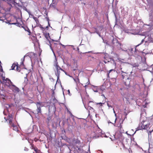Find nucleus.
Listing matches in <instances>:
<instances>
[{"label": "nucleus", "mask_w": 153, "mask_h": 153, "mask_svg": "<svg viewBox=\"0 0 153 153\" xmlns=\"http://www.w3.org/2000/svg\"><path fill=\"white\" fill-rule=\"evenodd\" d=\"M36 104L37 108L36 111H37V114L41 113V107L43 106V105H42V103L40 102H37L36 103Z\"/></svg>", "instance_id": "7ed1b4c3"}, {"label": "nucleus", "mask_w": 153, "mask_h": 153, "mask_svg": "<svg viewBox=\"0 0 153 153\" xmlns=\"http://www.w3.org/2000/svg\"><path fill=\"white\" fill-rule=\"evenodd\" d=\"M107 105H108V106L109 107H112V106H110V105H109V104H108V103H107Z\"/></svg>", "instance_id": "72a5a7b5"}, {"label": "nucleus", "mask_w": 153, "mask_h": 153, "mask_svg": "<svg viewBox=\"0 0 153 153\" xmlns=\"http://www.w3.org/2000/svg\"><path fill=\"white\" fill-rule=\"evenodd\" d=\"M152 115H153V114Z\"/></svg>", "instance_id": "c03bdc74"}, {"label": "nucleus", "mask_w": 153, "mask_h": 153, "mask_svg": "<svg viewBox=\"0 0 153 153\" xmlns=\"http://www.w3.org/2000/svg\"><path fill=\"white\" fill-rule=\"evenodd\" d=\"M11 69L12 70H16L18 71H20V68L19 66L18 63H13L11 66Z\"/></svg>", "instance_id": "423d86ee"}, {"label": "nucleus", "mask_w": 153, "mask_h": 153, "mask_svg": "<svg viewBox=\"0 0 153 153\" xmlns=\"http://www.w3.org/2000/svg\"><path fill=\"white\" fill-rule=\"evenodd\" d=\"M25 60V57L21 59V60L22 61V62H21V65H24V62Z\"/></svg>", "instance_id": "393cba45"}, {"label": "nucleus", "mask_w": 153, "mask_h": 153, "mask_svg": "<svg viewBox=\"0 0 153 153\" xmlns=\"http://www.w3.org/2000/svg\"><path fill=\"white\" fill-rule=\"evenodd\" d=\"M24 150L25 151H28V149L27 148L25 147V149H24Z\"/></svg>", "instance_id": "473e14b6"}, {"label": "nucleus", "mask_w": 153, "mask_h": 153, "mask_svg": "<svg viewBox=\"0 0 153 153\" xmlns=\"http://www.w3.org/2000/svg\"><path fill=\"white\" fill-rule=\"evenodd\" d=\"M12 91L15 93H18L20 91L19 88L14 85L13 84L11 85V86L9 88Z\"/></svg>", "instance_id": "20e7f679"}, {"label": "nucleus", "mask_w": 153, "mask_h": 153, "mask_svg": "<svg viewBox=\"0 0 153 153\" xmlns=\"http://www.w3.org/2000/svg\"><path fill=\"white\" fill-rule=\"evenodd\" d=\"M37 26H39L40 28L41 29H43V27H42V26L40 25L39 24V25H36Z\"/></svg>", "instance_id": "c85d7f7f"}, {"label": "nucleus", "mask_w": 153, "mask_h": 153, "mask_svg": "<svg viewBox=\"0 0 153 153\" xmlns=\"http://www.w3.org/2000/svg\"><path fill=\"white\" fill-rule=\"evenodd\" d=\"M97 105H100V106H102V103L101 102L97 103Z\"/></svg>", "instance_id": "7c9ffc66"}, {"label": "nucleus", "mask_w": 153, "mask_h": 153, "mask_svg": "<svg viewBox=\"0 0 153 153\" xmlns=\"http://www.w3.org/2000/svg\"><path fill=\"white\" fill-rule=\"evenodd\" d=\"M51 117L50 116H49L47 118V120H48V122H49L50 120H51Z\"/></svg>", "instance_id": "c756f323"}, {"label": "nucleus", "mask_w": 153, "mask_h": 153, "mask_svg": "<svg viewBox=\"0 0 153 153\" xmlns=\"http://www.w3.org/2000/svg\"><path fill=\"white\" fill-rule=\"evenodd\" d=\"M91 102H92L91 101H90L89 102L87 105H84V106L85 108L88 110V111L89 112V115L90 114V111H93L94 110V109L92 107L90 106L89 103Z\"/></svg>", "instance_id": "0eeeda50"}, {"label": "nucleus", "mask_w": 153, "mask_h": 153, "mask_svg": "<svg viewBox=\"0 0 153 153\" xmlns=\"http://www.w3.org/2000/svg\"><path fill=\"white\" fill-rule=\"evenodd\" d=\"M77 142H78V143H79L80 142L79 141V140Z\"/></svg>", "instance_id": "4c0bfd02"}, {"label": "nucleus", "mask_w": 153, "mask_h": 153, "mask_svg": "<svg viewBox=\"0 0 153 153\" xmlns=\"http://www.w3.org/2000/svg\"><path fill=\"white\" fill-rule=\"evenodd\" d=\"M35 149V150L34 151L35 152V153H42L40 150L38 149L37 148Z\"/></svg>", "instance_id": "5701e85b"}, {"label": "nucleus", "mask_w": 153, "mask_h": 153, "mask_svg": "<svg viewBox=\"0 0 153 153\" xmlns=\"http://www.w3.org/2000/svg\"><path fill=\"white\" fill-rule=\"evenodd\" d=\"M77 50L78 51V52L79 53V48H77Z\"/></svg>", "instance_id": "f704fd0d"}, {"label": "nucleus", "mask_w": 153, "mask_h": 153, "mask_svg": "<svg viewBox=\"0 0 153 153\" xmlns=\"http://www.w3.org/2000/svg\"><path fill=\"white\" fill-rule=\"evenodd\" d=\"M24 29L28 32V35H30L31 34V32L29 28L27 26H22Z\"/></svg>", "instance_id": "ddd939ff"}, {"label": "nucleus", "mask_w": 153, "mask_h": 153, "mask_svg": "<svg viewBox=\"0 0 153 153\" xmlns=\"http://www.w3.org/2000/svg\"><path fill=\"white\" fill-rule=\"evenodd\" d=\"M28 141L29 143L31 144H32V143L33 142V141L31 140H28Z\"/></svg>", "instance_id": "cd10ccee"}, {"label": "nucleus", "mask_w": 153, "mask_h": 153, "mask_svg": "<svg viewBox=\"0 0 153 153\" xmlns=\"http://www.w3.org/2000/svg\"><path fill=\"white\" fill-rule=\"evenodd\" d=\"M120 128H121L122 126H121L120 125V126H119V127H120Z\"/></svg>", "instance_id": "e433bc0d"}, {"label": "nucleus", "mask_w": 153, "mask_h": 153, "mask_svg": "<svg viewBox=\"0 0 153 153\" xmlns=\"http://www.w3.org/2000/svg\"><path fill=\"white\" fill-rule=\"evenodd\" d=\"M10 126L11 127H13V129L14 130H15V131H17V127L16 126H15L14 123H13L10 125Z\"/></svg>", "instance_id": "dca6fc26"}, {"label": "nucleus", "mask_w": 153, "mask_h": 153, "mask_svg": "<svg viewBox=\"0 0 153 153\" xmlns=\"http://www.w3.org/2000/svg\"><path fill=\"white\" fill-rule=\"evenodd\" d=\"M33 153H35L34 152H33Z\"/></svg>", "instance_id": "79ce46f5"}, {"label": "nucleus", "mask_w": 153, "mask_h": 153, "mask_svg": "<svg viewBox=\"0 0 153 153\" xmlns=\"http://www.w3.org/2000/svg\"><path fill=\"white\" fill-rule=\"evenodd\" d=\"M117 120V118H113V120H114V121L113 123L110 122L111 123L113 124H114L115 123L116 120Z\"/></svg>", "instance_id": "a878e982"}, {"label": "nucleus", "mask_w": 153, "mask_h": 153, "mask_svg": "<svg viewBox=\"0 0 153 153\" xmlns=\"http://www.w3.org/2000/svg\"><path fill=\"white\" fill-rule=\"evenodd\" d=\"M54 121L52 123V126L53 128H56L57 127L58 125L60 124V121L59 119L56 118H54Z\"/></svg>", "instance_id": "39448f33"}, {"label": "nucleus", "mask_w": 153, "mask_h": 153, "mask_svg": "<svg viewBox=\"0 0 153 153\" xmlns=\"http://www.w3.org/2000/svg\"><path fill=\"white\" fill-rule=\"evenodd\" d=\"M47 19H48V26H47L45 28H46L47 29H48V27H49L50 26V24H49V18H47Z\"/></svg>", "instance_id": "b1692460"}, {"label": "nucleus", "mask_w": 153, "mask_h": 153, "mask_svg": "<svg viewBox=\"0 0 153 153\" xmlns=\"http://www.w3.org/2000/svg\"><path fill=\"white\" fill-rule=\"evenodd\" d=\"M56 4H56L55 3H52L51 4H50V7L55 8L56 7Z\"/></svg>", "instance_id": "aec40b11"}, {"label": "nucleus", "mask_w": 153, "mask_h": 153, "mask_svg": "<svg viewBox=\"0 0 153 153\" xmlns=\"http://www.w3.org/2000/svg\"><path fill=\"white\" fill-rule=\"evenodd\" d=\"M151 128V126H150L148 123L147 120L146 121H143L141 123L139 124V126L137 128V130L142 129L148 130L150 132L153 131V128Z\"/></svg>", "instance_id": "f257e3e1"}, {"label": "nucleus", "mask_w": 153, "mask_h": 153, "mask_svg": "<svg viewBox=\"0 0 153 153\" xmlns=\"http://www.w3.org/2000/svg\"><path fill=\"white\" fill-rule=\"evenodd\" d=\"M130 79L128 78H127V79H126L125 81H124V84L126 86H128L130 84Z\"/></svg>", "instance_id": "f8f14e48"}, {"label": "nucleus", "mask_w": 153, "mask_h": 153, "mask_svg": "<svg viewBox=\"0 0 153 153\" xmlns=\"http://www.w3.org/2000/svg\"><path fill=\"white\" fill-rule=\"evenodd\" d=\"M0 97L2 98L3 101L5 102L6 101V99H7V97L4 94H0Z\"/></svg>", "instance_id": "9b49d317"}, {"label": "nucleus", "mask_w": 153, "mask_h": 153, "mask_svg": "<svg viewBox=\"0 0 153 153\" xmlns=\"http://www.w3.org/2000/svg\"><path fill=\"white\" fill-rule=\"evenodd\" d=\"M45 28H44V27H43V29H41V30H42L43 33H44V31L45 30Z\"/></svg>", "instance_id": "2f4dec72"}, {"label": "nucleus", "mask_w": 153, "mask_h": 153, "mask_svg": "<svg viewBox=\"0 0 153 153\" xmlns=\"http://www.w3.org/2000/svg\"><path fill=\"white\" fill-rule=\"evenodd\" d=\"M104 62H105V63H106V62H105V61H104Z\"/></svg>", "instance_id": "a19ab883"}, {"label": "nucleus", "mask_w": 153, "mask_h": 153, "mask_svg": "<svg viewBox=\"0 0 153 153\" xmlns=\"http://www.w3.org/2000/svg\"><path fill=\"white\" fill-rule=\"evenodd\" d=\"M144 39H143L142 40L141 43L140 44H139L138 45H137L136 46V47H137V46H139V45H141V44H142L143 43V42H144Z\"/></svg>", "instance_id": "bb28decb"}, {"label": "nucleus", "mask_w": 153, "mask_h": 153, "mask_svg": "<svg viewBox=\"0 0 153 153\" xmlns=\"http://www.w3.org/2000/svg\"><path fill=\"white\" fill-rule=\"evenodd\" d=\"M31 147H30V149H33L34 151L35 150V149H36L37 148L34 146V145L33 144H31Z\"/></svg>", "instance_id": "412c9836"}, {"label": "nucleus", "mask_w": 153, "mask_h": 153, "mask_svg": "<svg viewBox=\"0 0 153 153\" xmlns=\"http://www.w3.org/2000/svg\"><path fill=\"white\" fill-rule=\"evenodd\" d=\"M98 87L97 86H94L93 87V90L95 92H98V89H97Z\"/></svg>", "instance_id": "4be33fe9"}, {"label": "nucleus", "mask_w": 153, "mask_h": 153, "mask_svg": "<svg viewBox=\"0 0 153 153\" xmlns=\"http://www.w3.org/2000/svg\"><path fill=\"white\" fill-rule=\"evenodd\" d=\"M2 79L5 85L9 88L11 86V85H12L13 84V83L11 82V80L8 78H5V77H3Z\"/></svg>", "instance_id": "f03ea898"}, {"label": "nucleus", "mask_w": 153, "mask_h": 153, "mask_svg": "<svg viewBox=\"0 0 153 153\" xmlns=\"http://www.w3.org/2000/svg\"><path fill=\"white\" fill-rule=\"evenodd\" d=\"M113 71L114 72V71L113 69H111L107 73V75L108 77H109V75L111 76V75H112V74L111 73V71Z\"/></svg>", "instance_id": "6ab92c4d"}, {"label": "nucleus", "mask_w": 153, "mask_h": 153, "mask_svg": "<svg viewBox=\"0 0 153 153\" xmlns=\"http://www.w3.org/2000/svg\"><path fill=\"white\" fill-rule=\"evenodd\" d=\"M43 35L45 36V37L46 38V39L48 40H49L50 39V36H49V34L48 33H43Z\"/></svg>", "instance_id": "2eb2a0df"}, {"label": "nucleus", "mask_w": 153, "mask_h": 153, "mask_svg": "<svg viewBox=\"0 0 153 153\" xmlns=\"http://www.w3.org/2000/svg\"><path fill=\"white\" fill-rule=\"evenodd\" d=\"M14 0H13V1H14Z\"/></svg>", "instance_id": "37998d69"}, {"label": "nucleus", "mask_w": 153, "mask_h": 153, "mask_svg": "<svg viewBox=\"0 0 153 153\" xmlns=\"http://www.w3.org/2000/svg\"><path fill=\"white\" fill-rule=\"evenodd\" d=\"M33 18L34 20L36 23V26L39 25V19L38 18L35 17L33 16Z\"/></svg>", "instance_id": "4468645a"}, {"label": "nucleus", "mask_w": 153, "mask_h": 153, "mask_svg": "<svg viewBox=\"0 0 153 153\" xmlns=\"http://www.w3.org/2000/svg\"><path fill=\"white\" fill-rule=\"evenodd\" d=\"M1 71H3V69H1Z\"/></svg>", "instance_id": "58836bf2"}, {"label": "nucleus", "mask_w": 153, "mask_h": 153, "mask_svg": "<svg viewBox=\"0 0 153 153\" xmlns=\"http://www.w3.org/2000/svg\"><path fill=\"white\" fill-rule=\"evenodd\" d=\"M68 92L70 93V91L69 90H68Z\"/></svg>", "instance_id": "ea45409f"}, {"label": "nucleus", "mask_w": 153, "mask_h": 153, "mask_svg": "<svg viewBox=\"0 0 153 153\" xmlns=\"http://www.w3.org/2000/svg\"><path fill=\"white\" fill-rule=\"evenodd\" d=\"M85 52V53H90V52Z\"/></svg>", "instance_id": "c9c22d12"}, {"label": "nucleus", "mask_w": 153, "mask_h": 153, "mask_svg": "<svg viewBox=\"0 0 153 153\" xmlns=\"http://www.w3.org/2000/svg\"><path fill=\"white\" fill-rule=\"evenodd\" d=\"M13 118L12 117V116L11 115H9L8 116V118L7 119V120L9 121V123L10 125L13 123L12 122Z\"/></svg>", "instance_id": "9d476101"}, {"label": "nucleus", "mask_w": 153, "mask_h": 153, "mask_svg": "<svg viewBox=\"0 0 153 153\" xmlns=\"http://www.w3.org/2000/svg\"><path fill=\"white\" fill-rule=\"evenodd\" d=\"M61 70H59L56 71V75L57 76V80L59 79V77L60 76V71Z\"/></svg>", "instance_id": "a211bd4d"}, {"label": "nucleus", "mask_w": 153, "mask_h": 153, "mask_svg": "<svg viewBox=\"0 0 153 153\" xmlns=\"http://www.w3.org/2000/svg\"><path fill=\"white\" fill-rule=\"evenodd\" d=\"M54 66L55 67V68L56 69V71L59 70H61L64 72L66 74V72L63 69H62L59 65L57 62H56L54 65Z\"/></svg>", "instance_id": "6e6552de"}, {"label": "nucleus", "mask_w": 153, "mask_h": 153, "mask_svg": "<svg viewBox=\"0 0 153 153\" xmlns=\"http://www.w3.org/2000/svg\"><path fill=\"white\" fill-rule=\"evenodd\" d=\"M118 139L121 142L123 147L125 149H126V148L125 147L124 144L123 143V140L124 139L122 135H120V137L118 138Z\"/></svg>", "instance_id": "1a4fd4ad"}, {"label": "nucleus", "mask_w": 153, "mask_h": 153, "mask_svg": "<svg viewBox=\"0 0 153 153\" xmlns=\"http://www.w3.org/2000/svg\"><path fill=\"white\" fill-rule=\"evenodd\" d=\"M121 72H122V78L123 79H124L125 78H127V74L126 72H123V71H121Z\"/></svg>", "instance_id": "f3484780"}]
</instances>
